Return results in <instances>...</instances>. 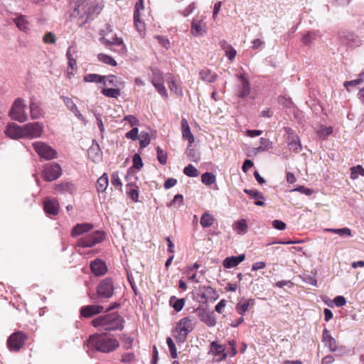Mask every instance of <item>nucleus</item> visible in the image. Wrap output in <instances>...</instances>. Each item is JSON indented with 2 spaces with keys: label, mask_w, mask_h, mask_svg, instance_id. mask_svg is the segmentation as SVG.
Segmentation results:
<instances>
[{
  "label": "nucleus",
  "mask_w": 364,
  "mask_h": 364,
  "mask_svg": "<svg viewBox=\"0 0 364 364\" xmlns=\"http://www.w3.org/2000/svg\"><path fill=\"white\" fill-rule=\"evenodd\" d=\"M103 6L102 2L78 0L72 15L78 16L79 19H81L79 23L82 25L87 22L89 19H92L96 16L102 11Z\"/></svg>",
  "instance_id": "obj_1"
},
{
  "label": "nucleus",
  "mask_w": 364,
  "mask_h": 364,
  "mask_svg": "<svg viewBox=\"0 0 364 364\" xmlns=\"http://www.w3.org/2000/svg\"><path fill=\"white\" fill-rule=\"evenodd\" d=\"M124 319L117 313L100 316L92 321L93 326L100 331H117L124 328Z\"/></svg>",
  "instance_id": "obj_2"
},
{
  "label": "nucleus",
  "mask_w": 364,
  "mask_h": 364,
  "mask_svg": "<svg viewBox=\"0 0 364 364\" xmlns=\"http://www.w3.org/2000/svg\"><path fill=\"white\" fill-rule=\"evenodd\" d=\"M86 346L101 353H108L117 348L119 344L115 338L103 334H94L90 336Z\"/></svg>",
  "instance_id": "obj_3"
},
{
  "label": "nucleus",
  "mask_w": 364,
  "mask_h": 364,
  "mask_svg": "<svg viewBox=\"0 0 364 364\" xmlns=\"http://www.w3.org/2000/svg\"><path fill=\"white\" fill-rule=\"evenodd\" d=\"M195 327L193 318L187 316L180 319L176 324V327L173 331V336L178 343H184L189 333H191Z\"/></svg>",
  "instance_id": "obj_4"
},
{
  "label": "nucleus",
  "mask_w": 364,
  "mask_h": 364,
  "mask_svg": "<svg viewBox=\"0 0 364 364\" xmlns=\"http://www.w3.org/2000/svg\"><path fill=\"white\" fill-rule=\"evenodd\" d=\"M9 115L13 120L20 123L25 122L28 119L26 112V105L22 98H17L14 102Z\"/></svg>",
  "instance_id": "obj_5"
},
{
  "label": "nucleus",
  "mask_w": 364,
  "mask_h": 364,
  "mask_svg": "<svg viewBox=\"0 0 364 364\" xmlns=\"http://www.w3.org/2000/svg\"><path fill=\"white\" fill-rule=\"evenodd\" d=\"M106 235L103 231L97 230L80 238L75 247H92L105 240Z\"/></svg>",
  "instance_id": "obj_6"
},
{
  "label": "nucleus",
  "mask_w": 364,
  "mask_h": 364,
  "mask_svg": "<svg viewBox=\"0 0 364 364\" xmlns=\"http://www.w3.org/2000/svg\"><path fill=\"white\" fill-rule=\"evenodd\" d=\"M100 41L106 46H115L116 48L113 49L115 52L119 53H124L125 52V46L122 39L117 38L114 33H110L101 37Z\"/></svg>",
  "instance_id": "obj_7"
},
{
  "label": "nucleus",
  "mask_w": 364,
  "mask_h": 364,
  "mask_svg": "<svg viewBox=\"0 0 364 364\" xmlns=\"http://www.w3.org/2000/svg\"><path fill=\"white\" fill-rule=\"evenodd\" d=\"M36 152L42 158L50 160L56 157L57 152L51 146L42 141L33 142L32 144Z\"/></svg>",
  "instance_id": "obj_8"
},
{
  "label": "nucleus",
  "mask_w": 364,
  "mask_h": 364,
  "mask_svg": "<svg viewBox=\"0 0 364 364\" xmlns=\"http://www.w3.org/2000/svg\"><path fill=\"white\" fill-rule=\"evenodd\" d=\"M43 126L39 122H32L23 125V139L38 138L43 133Z\"/></svg>",
  "instance_id": "obj_9"
},
{
  "label": "nucleus",
  "mask_w": 364,
  "mask_h": 364,
  "mask_svg": "<svg viewBox=\"0 0 364 364\" xmlns=\"http://www.w3.org/2000/svg\"><path fill=\"white\" fill-rule=\"evenodd\" d=\"M61 167L57 163H48L44 166L43 177L47 181H53L61 175Z\"/></svg>",
  "instance_id": "obj_10"
},
{
  "label": "nucleus",
  "mask_w": 364,
  "mask_h": 364,
  "mask_svg": "<svg viewBox=\"0 0 364 364\" xmlns=\"http://www.w3.org/2000/svg\"><path fill=\"white\" fill-rule=\"evenodd\" d=\"M114 284L110 278H105L98 285L97 293L98 296L110 298L113 295Z\"/></svg>",
  "instance_id": "obj_11"
},
{
  "label": "nucleus",
  "mask_w": 364,
  "mask_h": 364,
  "mask_svg": "<svg viewBox=\"0 0 364 364\" xmlns=\"http://www.w3.org/2000/svg\"><path fill=\"white\" fill-rule=\"evenodd\" d=\"M26 336L21 332L18 331L10 336L7 341V345L11 350L17 351L24 344Z\"/></svg>",
  "instance_id": "obj_12"
},
{
  "label": "nucleus",
  "mask_w": 364,
  "mask_h": 364,
  "mask_svg": "<svg viewBox=\"0 0 364 364\" xmlns=\"http://www.w3.org/2000/svg\"><path fill=\"white\" fill-rule=\"evenodd\" d=\"M75 52V48L70 46L66 53V57L68 58V68L66 75L68 78H71L73 76H74L77 70V62L76 60L73 58V53Z\"/></svg>",
  "instance_id": "obj_13"
},
{
  "label": "nucleus",
  "mask_w": 364,
  "mask_h": 364,
  "mask_svg": "<svg viewBox=\"0 0 364 364\" xmlns=\"http://www.w3.org/2000/svg\"><path fill=\"white\" fill-rule=\"evenodd\" d=\"M4 134L11 139H23V126L14 122L9 123L5 128Z\"/></svg>",
  "instance_id": "obj_14"
},
{
  "label": "nucleus",
  "mask_w": 364,
  "mask_h": 364,
  "mask_svg": "<svg viewBox=\"0 0 364 364\" xmlns=\"http://www.w3.org/2000/svg\"><path fill=\"white\" fill-rule=\"evenodd\" d=\"M286 133L287 134V140L289 149L296 153L299 152L302 147L299 136L290 128H286Z\"/></svg>",
  "instance_id": "obj_15"
},
{
  "label": "nucleus",
  "mask_w": 364,
  "mask_h": 364,
  "mask_svg": "<svg viewBox=\"0 0 364 364\" xmlns=\"http://www.w3.org/2000/svg\"><path fill=\"white\" fill-rule=\"evenodd\" d=\"M206 30V24L203 19L199 18L193 19L191 32L194 36H204Z\"/></svg>",
  "instance_id": "obj_16"
},
{
  "label": "nucleus",
  "mask_w": 364,
  "mask_h": 364,
  "mask_svg": "<svg viewBox=\"0 0 364 364\" xmlns=\"http://www.w3.org/2000/svg\"><path fill=\"white\" fill-rule=\"evenodd\" d=\"M237 78L240 81L241 84L238 87L237 96L244 98L250 93V85L247 78L243 74L237 75Z\"/></svg>",
  "instance_id": "obj_17"
},
{
  "label": "nucleus",
  "mask_w": 364,
  "mask_h": 364,
  "mask_svg": "<svg viewBox=\"0 0 364 364\" xmlns=\"http://www.w3.org/2000/svg\"><path fill=\"white\" fill-rule=\"evenodd\" d=\"M65 105L66 106V107L70 111L72 112L75 116L79 119L82 122L84 123V124H86L87 121L86 120V119L83 117V115L80 112V111L78 110L77 109V107L76 106V105L74 103V102L73 101V100L71 98H69L68 97H64V96H62L61 97Z\"/></svg>",
  "instance_id": "obj_18"
},
{
  "label": "nucleus",
  "mask_w": 364,
  "mask_h": 364,
  "mask_svg": "<svg viewBox=\"0 0 364 364\" xmlns=\"http://www.w3.org/2000/svg\"><path fill=\"white\" fill-rule=\"evenodd\" d=\"M94 228V225L91 223H77L75 225L71 230V236L73 237H77L80 235H83L90 230H92Z\"/></svg>",
  "instance_id": "obj_19"
},
{
  "label": "nucleus",
  "mask_w": 364,
  "mask_h": 364,
  "mask_svg": "<svg viewBox=\"0 0 364 364\" xmlns=\"http://www.w3.org/2000/svg\"><path fill=\"white\" fill-rule=\"evenodd\" d=\"M90 269L92 272L97 277L105 274L107 271L105 262L100 259H96L91 262Z\"/></svg>",
  "instance_id": "obj_20"
},
{
  "label": "nucleus",
  "mask_w": 364,
  "mask_h": 364,
  "mask_svg": "<svg viewBox=\"0 0 364 364\" xmlns=\"http://www.w3.org/2000/svg\"><path fill=\"white\" fill-rule=\"evenodd\" d=\"M104 311V308L101 305H88L85 306L80 309V314L85 318L91 317L98 314Z\"/></svg>",
  "instance_id": "obj_21"
},
{
  "label": "nucleus",
  "mask_w": 364,
  "mask_h": 364,
  "mask_svg": "<svg viewBox=\"0 0 364 364\" xmlns=\"http://www.w3.org/2000/svg\"><path fill=\"white\" fill-rule=\"evenodd\" d=\"M59 203L56 199H49L47 198L45 200L43 203V208L45 212L47 214L55 215L59 212Z\"/></svg>",
  "instance_id": "obj_22"
},
{
  "label": "nucleus",
  "mask_w": 364,
  "mask_h": 364,
  "mask_svg": "<svg viewBox=\"0 0 364 364\" xmlns=\"http://www.w3.org/2000/svg\"><path fill=\"white\" fill-rule=\"evenodd\" d=\"M322 342L331 351H336L337 349L336 341L331 336L330 332L324 328L322 333Z\"/></svg>",
  "instance_id": "obj_23"
},
{
  "label": "nucleus",
  "mask_w": 364,
  "mask_h": 364,
  "mask_svg": "<svg viewBox=\"0 0 364 364\" xmlns=\"http://www.w3.org/2000/svg\"><path fill=\"white\" fill-rule=\"evenodd\" d=\"M30 114L32 119H41L43 116L40 103L34 100H31L30 102Z\"/></svg>",
  "instance_id": "obj_24"
},
{
  "label": "nucleus",
  "mask_w": 364,
  "mask_h": 364,
  "mask_svg": "<svg viewBox=\"0 0 364 364\" xmlns=\"http://www.w3.org/2000/svg\"><path fill=\"white\" fill-rule=\"evenodd\" d=\"M245 255L244 254L238 256H232L226 257L223 261V267L227 269L235 267L242 261H244Z\"/></svg>",
  "instance_id": "obj_25"
},
{
  "label": "nucleus",
  "mask_w": 364,
  "mask_h": 364,
  "mask_svg": "<svg viewBox=\"0 0 364 364\" xmlns=\"http://www.w3.org/2000/svg\"><path fill=\"white\" fill-rule=\"evenodd\" d=\"M255 305V300L252 299H245L242 298L239 300L238 303L236 305V311L237 312L243 316L244 314L248 310V307L250 306Z\"/></svg>",
  "instance_id": "obj_26"
},
{
  "label": "nucleus",
  "mask_w": 364,
  "mask_h": 364,
  "mask_svg": "<svg viewBox=\"0 0 364 364\" xmlns=\"http://www.w3.org/2000/svg\"><path fill=\"white\" fill-rule=\"evenodd\" d=\"M13 22L16 27L21 31L26 32L29 28V23L26 16L19 14L12 18Z\"/></svg>",
  "instance_id": "obj_27"
},
{
  "label": "nucleus",
  "mask_w": 364,
  "mask_h": 364,
  "mask_svg": "<svg viewBox=\"0 0 364 364\" xmlns=\"http://www.w3.org/2000/svg\"><path fill=\"white\" fill-rule=\"evenodd\" d=\"M198 316L201 321L204 322L209 327H213L216 324V319L213 313H210L205 310L199 312Z\"/></svg>",
  "instance_id": "obj_28"
},
{
  "label": "nucleus",
  "mask_w": 364,
  "mask_h": 364,
  "mask_svg": "<svg viewBox=\"0 0 364 364\" xmlns=\"http://www.w3.org/2000/svg\"><path fill=\"white\" fill-rule=\"evenodd\" d=\"M210 353L215 356H219L221 360L226 358L227 353L225 351V346L218 344L216 341L210 343Z\"/></svg>",
  "instance_id": "obj_29"
},
{
  "label": "nucleus",
  "mask_w": 364,
  "mask_h": 364,
  "mask_svg": "<svg viewBox=\"0 0 364 364\" xmlns=\"http://www.w3.org/2000/svg\"><path fill=\"white\" fill-rule=\"evenodd\" d=\"M181 130L183 137L188 141L189 144H193L194 136L191 133L188 122L185 118L181 119Z\"/></svg>",
  "instance_id": "obj_30"
},
{
  "label": "nucleus",
  "mask_w": 364,
  "mask_h": 364,
  "mask_svg": "<svg viewBox=\"0 0 364 364\" xmlns=\"http://www.w3.org/2000/svg\"><path fill=\"white\" fill-rule=\"evenodd\" d=\"M200 78L206 82H213L218 79V75L208 68H203L199 73Z\"/></svg>",
  "instance_id": "obj_31"
},
{
  "label": "nucleus",
  "mask_w": 364,
  "mask_h": 364,
  "mask_svg": "<svg viewBox=\"0 0 364 364\" xmlns=\"http://www.w3.org/2000/svg\"><path fill=\"white\" fill-rule=\"evenodd\" d=\"M338 38L341 39V41L349 46H358V43L357 42V39L353 33H338Z\"/></svg>",
  "instance_id": "obj_32"
},
{
  "label": "nucleus",
  "mask_w": 364,
  "mask_h": 364,
  "mask_svg": "<svg viewBox=\"0 0 364 364\" xmlns=\"http://www.w3.org/2000/svg\"><path fill=\"white\" fill-rule=\"evenodd\" d=\"M245 192L248 194L250 196L256 200L255 205L258 206H263L264 205V203L263 202L264 200V196L262 193L257 191V190L254 189H245Z\"/></svg>",
  "instance_id": "obj_33"
},
{
  "label": "nucleus",
  "mask_w": 364,
  "mask_h": 364,
  "mask_svg": "<svg viewBox=\"0 0 364 364\" xmlns=\"http://www.w3.org/2000/svg\"><path fill=\"white\" fill-rule=\"evenodd\" d=\"M109 184L108 175L103 173L97 181L96 188L100 193H103L107 188Z\"/></svg>",
  "instance_id": "obj_34"
},
{
  "label": "nucleus",
  "mask_w": 364,
  "mask_h": 364,
  "mask_svg": "<svg viewBox=\"0 0 364 364\" xmlns=\"http://www.w3.org/2000/svg\"><path fill=\"white\" fill-rule=\"evenodd\" d=\"M232 228L238 235H245L247 232L248 226L245 219H240L233 224Z\"/></svg>",
  "instance_id": "obj_35"
},
{
  "label": "nucleus",
  "mask_w": 364,
  "mask_h": 364,
  "mask_svg": "<svg viewBox=\"0 0 364 364\" xmlns=\"http://www.w3.org/2000/svg\"><path fill=\"white\" fill-rule=\"evenodd\" d=\"M324 231L337 234L341 237H346V236L351 237L352 236L351 230L348 228H338V229L326 228V229H324Z\"/></svg>",
  "instance_id": "obj_36"
},
{
  "label": "nucleus",
  "mask_w": 364,
  "mask_h": 364,
  "mask_svg": "<svg viewBox=\"0 0 364 364\" xmlns=\"http://www.w3.org/2000/svg\"><path fill=\"white\" fill-rule=\"evenodd\" d=\"M87 153L89 158L93 161H97L101 158L100 150L98 145L90 147Z\"/></svg>",
  "instance_id": "obj_37"
},
{
  "label": "nucleus",
  "mask_w": 364,
  "mask_h": 364,
  "mask_svg": "<svg viewBox=\"0 0 364 364\" xmlns=\"http://www.w3.org/2000/svg\"><path fill=\"white\" fill-rule=\"evenodd\" d=\"M214 221V218L208 213H204L200 218V225L203 228L210 227Z\"/></svg>",
  "instance_id": "obj_38"
},
{
  "label": "nucleus",
  "mask_w": 364,
  "mask_h": 364,
  "mask_svg": "<svg viewBox=\"0 0 364 364\" xmlns=\"http://www.w3.org/2000/svg\"><path fill=\"white\" fill-rule=\"evenodd\" d=\"M84 81L87 82L102 83L104 79L103 75L98 74H87L84 76Z\"/></svg>",
  "instance_id": "obj_39"
},
{
  "label": "nucleus",
  "mask_w": 364,
  "mask_h": 364,
  "mask_svg": "<svg viewBox=\"0 0 364 364\" xmlns=\"http://www.w3.org/2000/svg\"><path fill=\"white\" fill-rule=\"evenodd\" d=\"M317 37L318 33L316 31H309L303 37L302 42L305 46H309Z\"/></svg>",
  "instance_id": "obj_40"
},
{
  "label": "nucleus",
  "mask_w": 364,
  "mask_h": 364,
  "mask_svg": "<svg viewBox=\"0 0 364 364\" xmlns=\"http://www.w3.org/2000/svg\"><path fill=\"white\" fill-rule=\"evenodd\" d=\"M97 58L100 61H101L103 63H105V64H107V65H109L112 66L117 65L116 60L113 58H112L111 56H109L108 55H106L104 53H100L97 55Z\"/></svg>",
  "instance_id": "obj_41"
},
{
  "label": "nucleus",
  "mask_w": 364,
  "mask_h": 364,
  "mask_svg": "<svg viewBox=\"0 0 364 364\" xmlns=\"http://www.w3.org/2000/svg\"><path fill=\"white\" fill-rule=\"evenodd\" d=\"M215 181V176L212 173L206 172L201 176L202 183L207 186L214 183Z\"/></svg>",
  "instance_id": "obj_42"
},
{
  "label": "nucleus",
  "mask_w": 364,
  "mask_h": 364,
  "mask_svg": "<svg viewBox=\"0 0 364 364\" xmlns=\"http://www.w3.org/2000/svg\"><path fill=\"white\" fill-rule=\"evenodd\" d=\"M111 184L119 190H122V183L119 178V174L118 171H114L111 175Z\"/></svg>",
  "instance_id": "obj_43"
},
{
  "label": "nucleus",
  "mask_w": 364,
  "mask_h": 364,
  "mask_svg": "<svg viewBox=\"0 0 364 364\" xmlns=\"http://www.w3.org/2000/svg\"><path fill=\"white\" fill-rule=\"evenodd\" d=\"M102 93L106 97L117 98L120 95V90L118 88H107L103 89Z\"/></svg>",
  "instance_id": "obj_44"
},
{
  "label": "nucleus",
  "mask_w": 364,
  "mask_h": 364,
  "mask_svg": "<svg viewBox=\"0 0 364 364\" xmlns=\"http://www.w3.org/2000/svg\"><path fill=\"white\" fill-rule=\"evenodd\" d=\"M169 89L176 94H181V89L179 87L173 79L172 75H169L167 78Z\"/></svg>",
  "instance_id": "obj_45"
},
{
  "label": "nucleus",
  "mask_w": 364,
  "mask_h": 364,
  "mask_svg": "<svg viewBox=\"0 0 364 364\" xmlns=\"http://www.w3.org/2000/svg\"><path fill=\"white\" fill-rule=\"evenodd\" d=\"M138 139L139 140V143H140V147L141 148H144L146 147L147 145L149 144L150 143V137H149V135L147 132H141L139 136H138Z\"/></svg>",
  "instance_id": "obj_46"
},
{
  "label": "nucleus",
  "mask_w": 364,
  "mask_h": 364,
  "mask_svg": "<svg viewBox=\"0 0 364 364\" xmlns=\"http://www.w3.org/2000/svg\"><path fill=\"white\" fill-rule=\"evenodd\" d=\"M102 83L106 86L112 85L117 87L119 85L117 77L113 75L104 76V79Z\"/></svg>",
  "instance_id": "obj_47"
},
{
  "label": "nucleus",
  "mask_w": 364,
  "mask_h": 364,
  "mask_svg": "<svg viewBox=\"0 0 364 364\" xmlns=\"http://www.w3.org/2000/svg\"><path fill=\"white\" fill-rule=\"evenodd\" d=\"M183 173L188 177H197L199 172L195 166L192 164H189L184 168Z\"/></svg>",
  "instance_id": "obj_48"
},
{
  "label": "nucleus",
  "mask_w": 364,
  "mask_h": 364,
  "mask_svg": "<svg viewBox=\"0 0 364 364\" xmlns=\"http://www.w3.org/2000/svg\"><path fill=\"white\" fill-rule=\"evenodd\" d=\"M166 343L168 345V349H169V351L171 353V356L173 358H176L178 356L177 349H176V345H175L173 341L172 340V338L171 337H168L166 338Z\"/></svg>",
  "instance_id": "obj_49"
},
{
  "label": "nucleus",
  "mask_w": 364,
  "mask_h": 364,
  "mask_svg": "<svg viewBox=\"0 0 364 364\" xmlns=\"http://www.w3.org/2000/svg\"><path fill=\"white\" fill-rule=\"evenodd\" d=\"M190 146L191 145L186 149L187 156L193 162H198L200 159L199 154L193 149H191Z\"/></svg>",
  "instance_id": "obj_50"
},
{
  "label": "nucleus",
  "mask_w": 364,
  "mask_h": 364,
  "mask_svg": "<svg viewBox=\"0 0 364 364\" xmlns=\"http://www.w3.org/2000/svg\"><path fill=\"white\" fill-rule=\"evenodd\" d=\"M350 170V178L352 179H356L359 175L364 176V168L360 165L352 167Z\"/></svg>",
  "instance_id": "obj_51"
},
{
  "label": "nucleus",
  "mask_w": 364,
  "mask_h": 364,
  "mask_svg": "<svg viewBox=\"0 0 364 364\" xmlns=\"http://www.w3.org/2000/svg\"><path fill=\"white\" fill-rule=\"evenodd\" d=\"M332 132H333V129L331 127L321 126L317 130V134L320 138H325L327 136L330 135Z\"/></svg>",
  "instance_id": "obj_52"
},
{
  "label": "nucleus",
  "mask_w": 364,
  "mask_h": 364,
  "mask_svg": "<svg viewBox=\"0 0 364 364\" xmlns=\"http://www.w3.org/2000/svg\"><path fill=\"white\" fill-rule=\"evenodd\" d=\"M183 197L181 194H177L174 196L173 199L167 204L168 207H171L173 205H176L177 207H180L183 205Z\"/></svg>",
  "instance_id": "obj_53"
},
{
  "label": "nucleus",
  "mask_w": 364,
  "mask_h": 364,
  "mask_svg": "<svg viewBox=\"0 0 364 364\" xmlns=\"http://www.w3.org/2000/svg\"><path fill=\"white\" fill-rule=\"evenodd\" d=\"M158 92L164 97L167 98L168 97V92L166 91V89L164 85V81L161 82L156 83L153 85Z\"/></svg>",
  "instance_id": "obj_54"
},
{
  "label": "nucleus",
  "mask_w": 364,
  "mask_h": 364,
  "mask_svg": "<svg viewBox=\"0 0 364 364\" xmlns=\"http://www.w3.org/2000/svg\"><path fill=\"white\" fill-rule=\"evenodd\" d=\"M43 41L47 44H53L56 41L55 36L52 32H47L43 38Z\"/></svg>",
  "instance_id": "obj_55"
},
{
  "label": "nucleus",
  "mask_w": 364,
  "mask_h": 364,
  "mask_svg": "<svg viewBox=\"0 0 364 364\" xmlns=\"http://www.w3.org/2000/svg\"><path fill=\"white\" fill-rule=\"evenodd\" d=\"M172 299H173V298H171V299L170 301L172 307L178 312L180 311L181 310H182V309L184 306V304H185L184 299H176V301L173 304H172Z\"/></svg>",
  "instance_id": "obj_56"
},
{
  "label": "nucleus",
  "mask_w": 364,
  "mask_h": 364,
  "mask_svg": "<svg viewBox=\"0 0 364 364\" xmlns=\"http://www.w3.org/2000/svg\"><path fill=\"white\" fill-rule=\"evenodd\" d=\"M157 158L161 164H166V160H167V154L166 153L163 151L159 146L157 147Z\"/></svg>",
  "instance_id": "obj_57"
},
{
  "label": "nucleus",
  "mask_w": 364,
  "mask_h": 364,
  "mask_svg": "<svg viewBox=\"0 0 364 364\" xmlns=\"http://www.w3.org/2000/svg\"><path fill=\"white\" fill-rule=\"evenodd\" d=\"M237 54L236 50L232 48L231 46H227V49L225 50V55L228 56V59L230 61H232Z\"/></svg>",
  "instance_id": "obj_58"
},
{
  "label": "nucleus",
  "mask_w": 364,
  "mask_h": 364,
  "mask_svg": "<svg viewBox=\"0 0 364 364\" xmlns=\"http://www.w3.org/2000/svg\"><path fill=\"white\" fill-rule=\"evenodd\" d=\"M163 81H164V77H163L162 73L159 70L154 71L153 73V77H152V80H151L152 84L154 85L156 83L161 82Z\"/></svg>",
  "instance_id": "obj_59"
},
{
  "label": "nucleus",
  "mask_w": 364,
  "mask_h": 364,
  "mask_svg": "<svg viewBox=\"0 0 364 364\" xmlns=\"http://www.w3.org/2000/svg\"><path fill=\"white\" fill-rule=\"evenodd\" d=\"M143 163L140 156L137 154L133 156V167L139 169L142 167Z\"/></svg>",
  "instance_id": "obj_60"
},
{
  "label": "nucleus",
  "mask_w": 364,
  "mask_h": 364,
  "mask_svg": "<svg viewBox=\"0 0 364 364\" xmlns=\"http://www.w3.org/2000/svg\"><path fill=\"white\" fill-rule=\"evenodd\" d=\"M260 144H261V146H263L267 151L272 149L273 147L272 142L266 138H261Z\"/></svg>",
  "instance_id": "obj_61"
},
{
  "label": "nucleus",
  "mask_w": 364,
  "mask_h": 364,
  "mask_svg": "<svg viewBox=\"0 0 364 364\" xmlns=\"http://www.w3.org/2000/svg\"><path fill=\"white\" fill-rule=\"evenodd\" d=\"M138 132H139L138 128L134 127L129 132L126 133L125 136H126V137L127 139H132V140H136V139H138V136H138Z\"/></svg>",
  "instance_id": "obj_62"
},
{
  "label": "nucleus",
  "mask_w": 364,
  "mask_h": 364,
  "mask_svg": "<svg viewBox=\"0 0 364 364\" xmlns=\"http://www.w3.org/2000/svg\"><path fill=\"white\" fill-rule=\"evenodd\" d=\"M333 302L336 306L341 307L346 304V300L343 296H337L334 298Z\"/></svg>",
  "instance_id": "obj_63"
},
{
  "label": "nucleus",
  "mask_w": 364,
  "mask_h": 364,
  "mask_svg": "<svg viewBox=\"0 0 364 364\" xmlns=\"http://www.w3.org/2000/svg\"><path fill=\"white\" fill-rule=\"evenodd\" d=\"M272 226L277 230H284L286 228V224L279 220L272 221Z\"/></svg>",
  "instance_id": "obj_64"
}]
</instances>
